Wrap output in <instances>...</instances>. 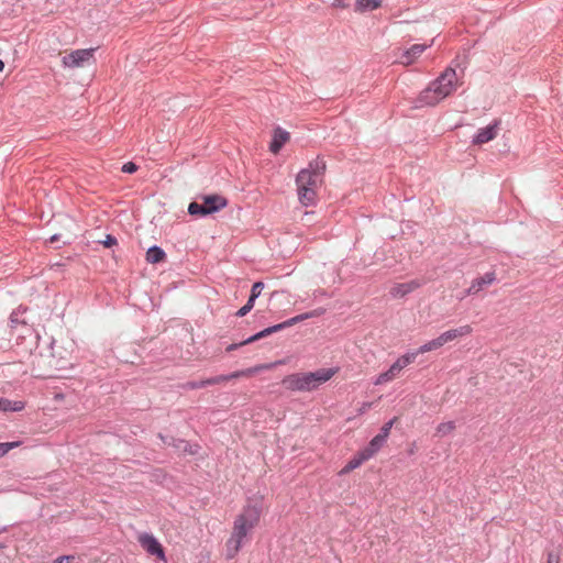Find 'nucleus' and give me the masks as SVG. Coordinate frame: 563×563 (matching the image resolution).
I'll list each match as a JSON object with an SVG mask.
<instances>
[{
  "label": "nucleus",
  "instance_id": "1",
  "mask_svg": "<svg viewBox=\"0 0 563 563\" xmlns=\"http://www.w3.org/2000/svg\"><path fill=\"white\" fill-rule=\"evenodd\" d=\"M261 520V508L255 505L245 506L234 518L230 538L225 542V558L234 559L241 548L249 541L252 531Z\"/></svg>",
  "mask_w": 563,
  "mask_h": 563
},
{
  "label": "nucleus",
  "instance_id": "2",
  "mask_svg": "<svg viewBox=\"0 0 563 563\" xmlns=\"http://www.w3.org/2000/svg\"><path fill=\"white\" fill-rule=\"evenodd\" d=\"M324 169V162L317 158L297 175V194L301 205L308 207L317 202L318 190L323 181Z\"/></svg>",
  "mask_w": 563,
  "mask_h": 563
},
{
  "label": "nucleus",
  "instance_id": "3",
  "mask_svg": "<svg viewBox=\"0 0 563 563\" xmlns=\"http://www.w3.org/2000/svg\"><path fill=\"white\" fill-rule=\"evenodd\" d=\"M459 87L456 71L453 68H446L435 80L420 92L417 102L420 107L435 106L446 97L452 95Z\"/></svg>",
  "mask_w": 563,
  "mask_h": 563
},
{
  "label": "nucleus",
  "instance_id": "4",
  "mask_svg": "<svg viewBox=\"0 0 563 563\" xmlns=\"http://www.w3.org/2000/svg\"><path fill=\"white\" fill-rule=\"evenodd\" d=\"M338 368H320L316 372L295 373L283 378L282 385L290 391H312L330 380Z\"/></svg>",
  "mask_w": 563,
  "mask_h": 563
},
{
  "label": "nucleus",
  "instance_id": "5",
  "mask_svg": "<svg viewBox=\"0 0 563 563\" xmlns=\"http://www.w3.org/2000/svg\"><path fill=\"white\" fill-rule=\"evenodd\" d=\"M286 362L284 360H279V361H276V362H273V363L258 364V365H255L253 367L235 371V372H233L231 374H228V375H218V376H214V377L207 378L206 383H210V385H219V384L227 383V382H229L231 379H236V378H241V377H252V376H254L255 374H257V373H260L262 371H269V369H273L276 366L283 365Z\"/></svg>",
  "mask_w": 563,
  "mask_h": 563
},
{
  "label": "nucleus",
  "instance_id": "6",
  "mask_svg": "<svg viewBox=\"0 0 563 563\" xmlns=\"http://www.w3.org/2000/svg\"><path fill=\"white\" fill-rule=\"evenodd\" d=\"M228 200L220 195H210L202 198V203L191 202L188 212L192 216H207L223 209Z\"/></svg>",
  "mask_w": 563,
  "mask_h": 563
},
{
  "label": "nucleus",
  "instance_id": "7",
  "mask_svg": "<svg viewBox=\"0 0 563 563\" xmlns=\"http://www.w3.org/2000/svg\"><path fill=\"white\" fill-rule=\"evenodd\" d=\"M417 357V353H406L401 356H399L391 365L390 367L386 371V372H383L380 373L374 384L375 385H384V384H387L389 382H393L394 379H396L397 377H399L401 371L407 367L408 365H410L411 363H413V361L416 360Z\"/></svg>",
  "mask_w": 563,
  "mask_h": 563
},
{
  "label": "nucleus",
  "instance_id": "8",
  "mask_svg": "<svg viewBox=\"0 0 563 563\" xmlns=\"http://www.w3.org/2000/svg\"><path fill=\"white\" fill-rule=\"evenodd\" d=\"M323 313V310L322 309H318V310H313V311H310V312H306V313H302V314H298L285 322H282L279 324H276V325H273V327H269V328H266L264 330H262L261 332L250 336L249 339H246V341L244 343H252V342H255L262 338H265L274 332H277L282 329H285L287 327H291L300 321H303L306 319H309V318H314V317H319Z\"/></svg>",
  "mask_w": 563,
  "mask_h": 563
},
{
  "label": "nucleus",
  "instance_id": "9",
  "mask_svg": "<svg viewBox=\"0 0 563 563\" xmlns=\"http://www.w3.org/2000/svg\"><path fill=\"white\" fill-rule=\"evenodd\" d=\"M95 48L76 49L65 55L62 63L68 68L84 67L85 65L95 62Z\"/></svg>",
  "mask_w": 563,
  "mask_h": 563
},
{
  "label": "nucleus",
  "instance_id": "10",
  "mask_svg": "<svg viewBox=\"0 0 563 563\" xmlns=\"http://www.w3.org/2000/svg\"><path fill=\"white\" fill-rule=\"evenodd\" d=\"M137 541L150 555H155L157 559L166 562L164 548L153 534L146 532L140 533Z\"/></svg>",
  "mask_w": 563,
  "mask_h": 563
},
{
  "label": "nucleus",
  "instance_id": "11",
  "mask_svg": "<svg viewBox=\"0 0 563 563\" xmlns=\"http://www.w3.org/2000/svg\"><path fill=\"white\" fill-rule=\"evenodd\" d=\"M499 124L500 121L495 120L492 124L479 129L473 137V144L483 145L489 141H493L498 135Z\"/></svg>",
  "mask_w": 563,
  "mask_h": 563
},
{
  "label": "nucleus",
  "instance_id": "12",
  "mask_svg": "<svg viewBox=\"0 0 563 563\" xmlns=\"http://www.w3.org/2000/svg\"><path fill=\"white\" fill-rule=\"evenodd\" d=\"M496 280L495 272H488L481 277L475 278L467 289L468 295H475L482 291L485 287L492 285Z\"/></svg>",
  "mask_w": 563,
  "mask_h": 563
},
{
  "label": "nucleus",
  "instance_id": "13",
  "mask_svg": "<svg viewBox=\"0 0 563 563\" xmlns=\"http://www.w3.org/2000/svg\"><path fill=\"white\" fill-rule=\"evenodd\" d=\"M472 332H473V328L470 324H464V325H461L455 329H450V330L441 333L440 336H441V340L444 345L449 342H452V341L459 340L463 336L470 335V334H472Z\"/></svg>",
  "mask_w": 563,
  "mask_h": 563
},
{
  "label": "nucleus",
  "instance_id": "14",
  "mask_svg": "<svg viewBox=\"0 0 563 563\" xmlns=\"http://www.w3.org/2000/svg\"><path fill=\"white\" fill-rule=\"evenodd\" d=\"M429 45L415 44L410 48L404 51L399 57V63L409 66L426 51Z\"/></svg>",
  "mask_w": 563,
  "mask_h": 563
},
{
  "label": "nucleus",
  "instance_id": "15",
  "mask_svg": "<svg viewBox=\"0 0 563 563\" xmlns=\"http://www.w3.org/2000/svg\"><path fill=\"white\" fill-rule=\"evenodd\" d=\"M420 286H421V283L418 280L400 283V284L394 285L390 288L389 294L391 295L393 298H402V297L407 296L408 294L418 289Z\"/></svg>",
  "mask_w": 563,
  "mask_h": 563
},
{
  "label": "nucleus",
  "instance_id": "16",
  "mask_svg": "<svg viewBox=\"0 0 563 563\" xmlns=\"http://www.w3.org/2000/svg\"><path fill=\"white\" fill-rule=\"evenodd\" d=\"M289 140L290 134L287 131L283 130L282 128L275 129L273 140L269 144V151L273 154H277Z\"/></svg>",
  "mask_w": 563,
  "mask_h": 563
},
{
  "label": "nucleus",
  "instance_id": "17",
  "mask_svg": "<svg viewBox=\"0 0 563 563\" xmlns=\"http://www.w3.org/2000/svg\"><path fill=\"white\" fill-rule=\"evenodd\" d=\"M367 456L361 451L353 459H351L345 466L339 472V475H346L360 467L365 461H367Z\"/></svg>",
  "mask_w": 563,
  "mask_h": 563
},
{
  "label": "nucleus",
  "instance_id": "18",
  "mask_svg": "<svg viewBox=\"0 0 563 563\" xmlns=\"http://www.w3.org/2000/svg\"><path fill=\"white\" fill-rule=\"evenodd\" d=\"M382 5V0H356L355 1V11L360 13H364L367 11H373L378 9Z\"/></svg>",
  "mask_w": 563,
  "mask_h": 563
},
{
  "label": "nucleus",
  "instance_id": "19",
  "mask_svg": "<svg viewBox=\"0 0 563 563\" xmlns=\"http://www.w3.org/2000/svg\"><path fill=\"white\" fill-rule=\"evenodd\" d=\"M166 258L165 252L158 246H152L146 252V261L151 264L161 263Z\"/></svg>",
  "mask_w": 563,
  "mask_h": 563
},
{
  "label": "nucleus",
  "instance_id": "20",
  "mask_svg": "<svg viewBox=\"0 0 563 563\" xmlns=\"http://www.w3.org/2000/svg\"><path fill=\"white\" fill-rule=\"evenodd\" d=\"M384 442L385 441L377 434L371 440L369 444L362 452L369 460L373 455H375L378 452Z\"/></svg>",
  "mask_w": 563,
  "mask_h": 563
},
{
  "label": "nucleus",
  "instance_id": "21",
  "mask_svg": "<svg viewBox=\"0 0 563 563\" xmlns=\"http://www.w3.org/2000/svg\"><path fill=\"white\" fill-rule=\"evenodd\" d=\"M442 346H443V342L441 340V336L439 335L438 338L430 340V341L426 342L424 344H422L415 353H417V355L423 354V353H428V352L438 350Z\"/></svg>",
  "mask_w": 563,
  "mask_h": 563
},
{
  "label": "nucleus",
  "instance_id": "22",
  "mask_svg": "<svg viewBox=\"0 0 563 563\" xmlns=\"http://www.w3.org/2000/svg\"><path fill=\"white\" fill-rule=\"evenodd\" d=\"M456 426L454 421L441 422L435 428V437L444 438L454 432Z\"/></svg>",
  "mask_w": 563,
  "mask_h": 563
},
{
  "label": "nucleus",
  "instance_id": "23",
  "mask_svg": "<svg viewBox=\"0 0 563 563\" xmlns=\"http://www.w3.org/2000/svg\"><path fill=\"white\" fill-rule=\"evenodd\" d=\"M24 408L22 401H11L9 399L0 398V410L2 411H21Z\"/></svg>",
  "mask_w": 563,
  "mask_h": 563
},
{
  "label": "nucleus",
  "instance_id": "24",
  "mask_svg": "<svg viewBox=\"0 0 563 563\" xmlns=\"http://www.w3.org/2000/svg\"><path fill=\"white\" fill-rule=\"evenodd\" d=\"M21 445L20 441L0 443V457L7 455L10 450Z\"/></svg>",
  "mask_w": 563,
  "mask_h": 563
},
{
  "label": "nucleus",
  "instance_id": "25",
  "mask_svg": "<svg viewBox=\"0 0 563 563\" xmlns=\"http://www.w3.org/2000/svg\"><path fill=\"white\" fill-rule=\"evenodd\" d=\"M397 421V417L393 418L391 420H389L388 422H386L382 429H380V432L378 433V435L384 440L386 441V439L388 438L389 433H390V430L394 426V423Z\"/></svg>",
  "mask_w": 563,
  "mask_h": 563
},
{
  "label": "nucleus",
  "instance_id": "26",
  "mask_svg": "<svg viewBox=\"0 0 563 563\" xmlns=\"http://www.w3.org/2000/svg\"><path fill=\"white\" fill-rule=\"evenodd\" d=\"M206 382H207V378L198 380V382H189L186 384V387L188 389H200V388H205L207 386H211L210 383H206Z\"/></svg>",
  "mask_w": 563,
  "mask_h": 563
},
{
  "label": "nucleus",
  "instance_id": "27",
  "mask_svg": "<svg viewBox=\"0 0 563 563\" xmlns=\"http://www.w3.org/2000/svg\"><path fill=\"white\" fill-rule=\"evenodd\" d=\"M263 288L264 284L262 282H256L252 286L251 296H253V298H257L261 295Z\"/></svg>",
  "mask_w": 563,
  "mask_h": 563
},
{
  "label": "nucleus",
  "instance_id": "28",
  "mask_svg": "<svg viewBox=\"0 0 563 563\" xmlns=\"http://www.w3.org/2000/svg\"><path fill=\"white\" fill-rule=\"evenodd\" d=\"M136 170H137V166L132 162L125 163L122 166V172L128 173V174H132Z\"/></svg>",
  "mask_w": 563,
  "mask_h": 563
},
{
  "label": "nucleus",
  "instance_id": "29",
  "mask_svg": "<svg viewBox=\"0 0 563 563\" xmlns=\"http://www.w3.org/2000/svg\"><path fill=\"white\" fill-rule=\"evenodd\" d=\"M55 563H79V561L73 556V555H68V556H62V558H58Z\"/></svg>",
  "mask_w": 563,
  "mask_h": 563
},
{
  "label": "nucleus",
  "instance_id": "30",
  "mask_svg": "<svg viewBox=\"0 0 563 563\" xmlns=\"http://www.w3.org/2000/svg\"><path fill=\"white\" fill-rule=\"evenodd\" d=\"M547 563H560L559 554H556L554 552H549L547 554Z\"/></svg>",
  "mask_w": 563,
  "mask_h": 563
},
{
  "label": "nucleus",
  "instance_id": "31",
  "mask_svg": "<svg viewBox=\"0 0 563 563\" xmlns=\"http://www.w3.org/2000/svg\"><path fill=\"white\" fill-rule=\"evenodd\" d=\"M117 244V239L112 235H107L106 240L103 241V245L106 247H111Z\"/></svg>",
  "mask_w": 563,
  "mask_h": 563
},
{
  "label": "nucleus",
  "instance_id": "32",
  "mask_svg": "<svg viewBox=\"0 0 563 563\" xmlns=\"http://www.w3.org/2000/svg\"><path fill=\"white\" fill-rule=\"evenodd\" d=\"M371 407H372L371 402H363L362 406L358 409V413L360 415L365 413Z\"/></svg>",
  "mask_w": 563,
  "mask_h": 563
},
{
  "label": "nucleus",
  "instance_id": "33",
  "mask_svg": "<svg viewBox=\"0 0 563 563\" xmlns=\"http://www.w3.org/2000/svg\"><path fill=\"white\" fill-rule=\"evenodd\" d=\"M333 7L345 9L347 8V3L345 2V0H334Z\"/></svg>",
  "mask_w": 563,
  "mask_h": 563
},
{
  "label": "nucleus",
  "instance_id": "34",
  "mask_svg": "<svg viewBox=\"0 0 563 563\" xmlns=\"http://www.w3.org/2000/svg\"><path fill=\"white\" fill-rule=\"evenodd\" d=\"M251 310H250V307L247 306H243L242 308L239 309V311L236 312V316L239 317H243L245 316L246 313H249Z\"/></svg>",
  "mask_w": 563,
  "mask_h": 563
},
{
  "label": "nucleus",
  "instance_id": "35",
  "mask_svg": "<svg viewBox=\"0 0 563 563\" xmlns=\"http://www.w3.org/2000/svg\"><path fill=\"white\" fill-rule=\"evenodd\" d=\"M245 341H246V340H244V341H243V342H241V343H233V344L229 345V346L227 347V351H228V352H231V351H234V350H236L238 347H240V346H242V345H245V344H246V343H244Z\"/></svg>",
  "mask_w": 563,
  "mask_h": 563
},
{
  "label": "nucleus",
  "instance_id": "36",
  "mask_svg": "<svg viewBox=\"0 0 563 563\" xmlns=\"http://www.w3.org/2000/svg\"><path fill=\"white\" fill-rule=\"evenodd\" d=\"M255 299L256 298H253V296H250L247 302L245 303V306L250 307V310L254 307Z\"/></svg>",
  "mask_w": 563,
  "mask_h": 563
},
{
  "label": "nucleus",
  "instance_id": "37",
  "mask_svg": "<svg viewBox=\"0 0 563 563\" xmlns=\"http://www.w3.org/2000/svg\"><path fill=\"white\" fill-rule=\"evenodd\" d=\"M4 69V63L0 59V71Z\"/></svg>",
  "mask_w": 563,
  "mask_h": 563
}]
</instances>
